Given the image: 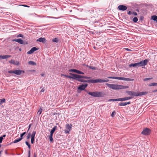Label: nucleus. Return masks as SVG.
<instances>
[{
	"label": "nucleus",
	"instance_id": "4468645a",
	"mask_svg": "<svg viewBox=\"0 0 157 157\" xmlns=\"http://www.w3.org/2000/svg\"><path fill=\"white\" fill-rule=\"evenodd\" d=\"M37 50L38 49L36 48L35 47H33L30 50L27 52V54H31Z\"/></svg>",
	"mask_w": 157,
	"mask_h": 157
},
{
	"label": "nucleus",
	"instance_id": "ea45409f",
	"mask_svg": "<svg viewBox=\"0 0 157 157\" xmlns=\"http://www.w3.org/2000/svg\"><path fill=\"white\" fill-rule=\"evenodd\" d=\"M26 134V132H24L21 134V137L20 138H21L22 139H23L22 137Z\"/></svg>",
	"mask_w": 157,
	"mask_h": 157
},
{
	"label": "nucleus",
	"instance_id": "ddd939ff",
	"mask_svg": "<svg viewBox=\"0 0 157 157\" xmlns=\"http://www.w3.org/2000/svg\"><path fill=\"white\" fill-rule=\"evenodd\" d=\"M95 83H98V82H108L109 81L108 79H95Z\"/></svg>",
	"mask_w": 157,
	"mask_h": 157
},
{
	"label": "nucleus",
	"instance_id": "0e129e2a",
	"mask_svg": "<svg viewBox=\"0 0 157 157\" xmlns=\"http://www.w3.org/2000/svg\"><path fill=\"white\" fill-rule=\"evenodd\" d=\"M59 126L60 127V128L61 129V127L60 126Z\"/></svg>",
	"mask_w": 157,
	"mask_h": 157
},
{
	"label": "nucleus",
	"instance_id": "864d4df0",
	"mask_svg": "<svg viewBox=\"0 0 157 157\" xmlns=\"http://www.w3.org/2000/svg\"><path fill=\"white\" fill-rule=\"evenodd\" d=\"M157 92V89L156 90H154L152 91L153 92Z\"/></svg>",
	"mask_w": 157,
	"mask_h": 157
},
{
	"label": "nucleus",
	"instance_id": "c9c22d12",
	"mask_svg": "<svg viewBox=\"0 0 157 157\" xmlns=\"http://www.w3.org/2000/svg\"><path fill=\"white\" fill-rule=\"evenodd\" d=\"M138 21V18L137 17H134L133 20V21L134 22L136 23Z\"/></svg>",
	"mask_w": 157,
	"mask_h": 157
},
{
	"label": "nucleus",
	"instance_id": "a878e982",
	"mask_svg": "<svg viewBox=\"0 0 157 157\" xmlns=\"http://www.w3.org/2000/svg\"><path fill=\"white\" fill-rule=\"evenodd\" d=\"M28 64L29 65H36V63L33 61H30L28 62Z\"/></svg>",
	"mask_w": 157,
	"mask_h": 157
},
{
	"label": "nucleus",
	"instance_id": "20e7f679",
	"mask_svg": "<svg viewBox=\"0 0 157 157\" xmlns=\"http://www.w3.org/2000/svg\"><path fill=\"white\" fill-rule=\"evenodd\" d=\"M8 72L9 73L15 74L17 75H19L21 74L22 73H25V71L23 70H17L14 71H8Z\"/></svg>",
	"mask_w": 157,
	"mask_h": 157
},
{
	"label": "nucleus",
	"instance_id": "473e14b6",
	"mask_svg": "<svg viewBox=\"0 0 157 157\" xmlns=\"http://www.w3.org/2000/svg\"><path fill=\"white\" fill-rule=\"evenodd\" d=\"M52 136H53V135L50 134V135L49 137L50 141L51 142H52L53 141V139L52 138Z\"/></svg>",
	"mask_w": 157,
	"mask_h": 157
},
{
	"label": "nucleus",
	"instance_id": "09e8293b",
	"mask_svg": "<svg viewBox=\"0 0 157 157\" xmlns=\"http://www.w3.org/2000/svg\"><path fill=\"white\" fill-rule=\"evenodd\" d=\"M23 36V35L22 34H19L17 36V37H22Z\"/></svg>",
	"mask_w": 157,
	"mask_h": 157
},
{
	"label": "nucleus",
	"instance_id": "5fc2aeb1",
	"mask_svg": "<svg viewBox=\"0 0 157 157\" xmlns=\"http://www.w3.org/2000/svg\"><path fill=\"white\" fill-rule=\"evenodd\" d=\"M144 18L143 17V16H141L140 17V20H143V18Z\"/></svg>",
	"mask_w": 157,
	"mask_h": 157
},
{
	"label": "nucleus",
	"instance_id": "9b49d317",
	"mask_svg": "<svg viewBox=\"0 0 157 157\" xmlns=\"http://www.w3.org/2000/svg\"><path fill=\"white\" fill-rule=\"evenodd\" d=\"M88 86L87 84H82L80 85L78 88V89L81 90H83L85 89Z\"/></svg>",
	"mask_w": 157,
	"mask_h": 157
},
{
	"label": "nucleus",
	"instance_id": "f03ea898",
	"mask_svg": "<svg viewBox=\"0 0 157 157\" xmlns=\"http://www.w3.org/2000/svg\"><path fill=\"white\" fill-rule=\"evenodd\" d=\"M105 85L109 88L114 90H118L126 89L128 88V86H123L115 84H110L106 83Z\"/></svg>",
	"mask_w": 157,
	"mask_h": 157
},
{
	"label": "nucleus",
	"instance_id": "a211bd4d",
	"mask_svg": "<svg viewBox=\"0 0 157 157\" xmlns=\"http://www.w3.org/2000/svg\"><path fill=\"white\" fill-rule=\"evenodd\" d=\"M148 93V92L146 91L138 92V96L143 95H145L147 94Z\"/></svg>",
	"mask_w": 157,
	"mask_h": 157
},
{
	"label": "nucleus",
	"instance_id": "5701e85b",
	"mask_svg": "<svg viewBox=\"0 0 157 157\" xmlns=\"http://www.w3.org/2000/svg\"><path fill=\"white\" fill-rule=\"evenodd\" d=\"M151 19H152L154 21L157 22V16L156 15H153L151 16Z\"/></svg>",
	"mask_w": 157,
	"mask_h": 157
},
{
	"label": "nucleus",
	"instance_id": "bf43d9fd",
	"mask_svg": "<svg viewBox=\"0 0 157 157\" xmlns=\"http://www.w3.org/2000/svg\"><path fill=\"white\" fill-rule=\"evenodd\" d=\"M44 90L43 89H42L41 90V92H44Z\"/></svg>",
	"mask_w": 157,
	"mask_h": 157
},
{
	"label": "nucleus",
	"instance_id": "b1692460",
	"mask_svg": "<svg viewBox=\"0 0 157 157\" xmlns=\"http://www.w3.org/2000/svg\"><path fill=\"white\" fill-rule=\"evenodd\" d=\"M123 80L126 81H133L134 79L123 77Z\"/></svg>",
	"mask_w": 157,
	"mask_h": 157
},
{
	"label": "nucleus",
	"instance_id": "f257e3e1",
	"mask_svg": "<svg viewBox=\"0 0 157 157\" xmlns=\"http://www.w3.org/2000/svg\"><path fill=\"white\" fill-rule=\"evenodd\" d=\"M78 76H76L77 78H75V80H77L79 82H88V83H95V79H89V80H84L81 79V78H85V79H88L90 78V77H89L87 76L79 75L77 74Z\"/></svg>",
	"mask_w": 157,
	"mask_h": 157
},
{
	"label": "nucleus",
	"instance_id": "393cba45",
	"mask_svg": "<svg viewBox=\"0 0 157 157\" xmlns=\"http://www.w3.org/2000/svg\"><path fill=\"white\" fill-rule=\"evenodd\" d=\"M129 67H138V64L137 63H131L129 65Z\"/></svg>",
	"mask_w": 157,
	"mask_h": 157
},
{
	"label": "nucleus",
	"instance_id": "f704fd0d",
	"mask_svg": "<svg viewBox=\"0 0 157 157\" xmlns=\"http://www.w3.org/2000/svg\"><path fill=\"white\" fill-rule=\"evenodd\" d=\"M25 143L26 145L28 146V148L30 150L31 148V146L29 143L27 141H26Z\"/></svg>",
	"mask_w": 157,
	"mask_h": 157
},
{
	"label": "nucleus",
	"instance_id": "0eeeda50",
	"mask_svg": "<svg viewBox=\"0 0 157 157\" xmlns=\"http://www.w3.org/2000/svg\"><path fill=\"white\" fill-rule=\"evenodd\" d=\"M151 132V130L148 128H146L141 132V134L145 135H149Z\"/></svg>",
	"mask_w": 157,
	"mask_h": 157
},
{
	"label": "nucleus",
	"instance_id": "3c124183",
	"mask_svg": "<svg viewBox=\"0 0 157 157\" xmlns=\"http://www.w3.org/2000/svg\"><path fill=\"white\" fill-rule=\"evenodd\" d=\"M44 75H45V74H40V75L42 76V77H44Z\"/></svg>",
	"mask_w": 157,
	"mask_h": 157
},
{
	"label": "nucleus",
	"instance_id": "f8f14e48",
	"mask_svg": "<svg viewBox=\"0 0 157 157\" xmlns=\"http://www.w3.org/2000/svg\"><path fill=\"white\" fill-rule=\"evenodd\" d=\"M36 134V131H33L31 134V142L32 144H33L34 143L35 140V136Z\"/></svg>",
	"mask_w": 157,
	"mask_h": 157
},
{
	"label": "nucleus",
	"instance_id": "dca6fc26",
	"mask_svg": "<svg viewBox=\"0 0 157 157\" xmlns=\"http://www.w3.org/2000/svg\"><path fill=\"white\" fill-rule=\"evenodd\" d=\"M9 62L11 64H13L14 65H18L19 64V62L18 61H15L13 59H11L10 61H9Z\"/></svg>",
	"mask_w": 157,
	"mask_h": 157
},
{
	"label": "nucleus",
	"instance_id": "052dcab7",
	"mask_svg": "<svg viewBox=\"0 0 157 157\" xmlns=\"http://www.w3.org/2000/svg\"><path fill=\"white\" fill-rule=\"evenodd\" d=\"M126 49L128 51L129 50V49L128 48H126Z\"/></svg>",
	"mask_w": 157,
	"mask_h": 157
},
{
	"label": "nucleus",
	"instance_id": "2eb2a0df",
	"mask_svg": "<svg viewBox=\"0 0 157 157\" xmlns=\"http://www.w3.org/2000/svg\"><path fill=\"white\" fill-rule=\"evenodd\" d=\"M133 98V97H125L123 98H119V101H124L126 100H127L129 99H130Z\"/></svg>",
	"mask_w": 157,
	"mask_h": 157
},
{
	"label": "nucleus",
	"instance_id": "680f3d73",
	"mask_svg": "<svg viewBox=\"0 0 157 157\" xmlns=\"http://www.w3.org/2000/svg\"><path fill=\"white\" fill-rule=\"evenodd\" d=\"M19 50L20 51H21V48L19 49Z\"/></svg>",
	"mask_w": 157,
	"mask_h": 157
},
{
	"label": "nucleus",
	"instance_id": "bb28decb",
	"mask_svg": "<svg viewBox=\"0 0 157 157\" xmlns=\"http://www.w3.org/2000/svg\"><path fill=\"white\" fill-rule=\"evenodd\" d=\"M78 70L75 69H71L69 70V72H74L77 73Z\"/></svg>",
	"mask_w": 157,
	"mask_h": 157
},
{
	"label": "nucleus",
	"instance_id": "49530a36",
	"mask_svg": "<svg viewBox=\"0 0 157 157\" xmlns=\"http://www.w3.org/2000/svg\"><path fill=\"white\" fill-rule=\"evenodd\" d=\"M113 78L116 79V77H110L108 78Z\"/></svg>",
	"mask_w": 157,
	"mask_h": 157
},
{
	"label": "nucleus",
	"instance_id": "de8ad7c7",
	"mask_svg": "<svg viewBox=\"0 0 157 157\" xmlns=\"http://www.w3.org/2000/svg\"><path fill=\"white\" fill-rule=\"evenodd\" d=\"M132 12H131V11H129L128 12L127 14L128 15H130L131 14H132Z\"/></svg>",
	"mask_w": 157,
	"mask_h": 157
},
{
	"label": "nucleus",
	"instance_id": "4d7b16f0",
	"mask_svg": "<svg viewBox=\"0 0 157 157\" xmlns=\"http://www.w3.org/2000/svg\"><path fill=\"white\" fill-rule=\"evenodd\" d=\"M6 135H3V136H2V138H3V137H6Z\"/></svg>",
	"mask_w": 157,
	"mask_h": 157
},
{
	"label": "nucleus",
	"instance_id": "603ef678",
	"mask_svg": "<svg viewBox=\"0 0 157 157\" xmlns=\"http://www.w3.org/2000/svg\"><path fill=\"white\" fill-rule=\"evenodd\" d=\"M30 150L29 151V156H28V157H30Z\"/></svg>",
	"mask_w": 157,
	"mask_h": 157
},
{
	"label": "nucleus",
	"instance_id": "6e6552de",
	"mask_svg": "<svg viewBox=\"0 0 157 157\" xmlns=\"http://www.w3.org/2000/svg\"><path fill=\"white\" fill-rule=\"evenodd\" d=\"M148 62L147 59H145L144 60L141 61L139 63H138V67L143 66L146 65Z\"/></svg>",
	"mask_w": 157,
	"mask_h": 157
},
{
	"label": "nucleus",
	"instance_id": "58836bf2",
	"mask_svg": "<svg viewBox=\"0 0 157 157\" xmlns=\"http://www.w3.org/2000/svg\"><path fill=\"white\" fill-rule=\"evenodd\" d=\"M31 135L30 133H29L27 135L26 137L27 139H29L30 138V136H31Z\"/></svg>",
	"mask_w": 157,
	"mask_h": 157
},
{
	"label": "nucleus",
	"instance_id": "39448f33",
	"mask_svg": "<svg viewBox=\"0 0 157 157\" xmlns=\"http://www.w3.org/2000/svg\"><path fill=\"white\" fill-rule=\"evenodd\" d=\"M72 125L67 124L65 125V129L64 130V132L66 134L69 133L71 128Z\"/></svg>",
	"mask_w": 157,
	"mask_h": 157
},
{
	"label": "nucleus",
	"instance_id": "9d476101",
	"mask_svg": "<svg viewBox=\"0 0 157 157\" xmlns=\"http://www.w3.org/2000/svg\"><path fill=\"white\" fill-rule=\"evenodd\" d=\"M126 93L128 94L129 95L134 96H138V92H136L134 91H126Z\"/></svg>",
	"mask_w": 157,
	"mask_h": 157
},
{
	"label": "nucleus",
	"instance_id": "13d9d810",
	"mask_svg": "<svg viewBox=\"0 0 157 157\" xmlns=\"http://www.w3.org/2000/svg\"><path fill=\"white\" fill-rule=\"evenodd\" d=\"M34 157H37L36 154H34Z\"/></svg>",
	"mask_w": 157,
	"mask_h": 157
},
{
	"label": "nucleus",
	"instance_id": "8fccbe9b",
	"mask_svg": "<svg viewBox=\"0 0 157 157\" xmlns=\"http://www.w3.org/2000/svg\"><path fill=\"white\" fill-rule=\"evenodd\" d=\"M31 124H30L29 125V128H28V129L27 131V132L29 131V129H30V128L31 126Z\"/></svg>",
	"mask_w": 157,
	"mask_h": 157
},
{
	"label": "nucleus",
	"instance_id": "79ce46f5",
	"mask_svg": "<svg viewBox=\"0 0 157 157\" xmlns=\"http://www.w3.org/2000/svg\"><path fill=\"white\" fill-rule=\"evenodd\" d=\"M152 78H144V81H147V80H150V79H151Z\"/></svg>",
	"mask_w": 157,
	"mask_h": 157
},
{
	"label": "nucleus",
	"instance_id": "412c9836",
	"mask_svg": "<svg viewBox=\"0 0 157 157\" xmlns=\"http://www.w3.org/2000/svg\"><path fill=\"white\" fill-rule=\"evenodd\" d=\"M36 41L42 42L44 43L45 41V39L44 38H40L37 40Z\"/></svg>",
	"mask_w": 157,
	"mask_h": 157
},
{
	"label": "nucleus",
	"instance_id": "f3484780",
	"mask_svg": "<svg viewBox=\"0 0 157 157\" xmlns=\"http://www.w3.org/2000/svg\"><path fill=\"white\" fill-rule=\"evenodd\" d=\"M13 41L17 42L21 44H24V41L21 39H14Z\"/></svg>",
	"mask_w": 157,
	"mask_h": 157
},
{
	"label": "nucleus",
	"instance_id": "e2e57ef3",
	"mask_svg": "<svg viewBox=\"0 0 157 157\" xmlns=\"http://www.w3.org/2000/svg\"><path fill=\"white\" fill-rule=\"evenodd\" d=\"M56 124V125H59V123H57Z\"/></svg>",
	"mask_w": 157,
	"mask_h": 157
},
{
	"label": "nucleus",
	"instance_id": "6ab92c4d",
	"mask_svg": "<svg viewBox=\"0 0 157 157\" xmlns=\"http://www.w3.org/2000/svg\"><path fill=\"white\" fill-rule=\"evenodd\" d=\"M0 59H7L11 57V56L10 55H0Z\"/></svg>",
	"mask_w": 157,
	"mask_h": 157
},
{
	"label": "nucleus",
	"instance_id": "423d86ee",
	"mask_svg": "<svg viewBox=\"0 0 157 157\" xmlns=\"http://www.w3.org/2000/svg\"><path fill=\"white\" fill-rule=\"evenodd\" d=\"M69 74L71 76L63 74H61V75L64 76L65 77H67L69 78H72L73 79H75V78H77V77L76 76H78L77 75V74H75L72 73H70Z\"/></svg>",
	"mask_w": 157,
	"mask_h": 157
},
{
	"label": "nucleus",
	"instance_id": "c85d7f7f",
	"mask_svg": "<svg viewBox=\"0 0 157 157\" xmlns=\"http://www.w3.org/2000/svg\"><path fill=\"white\" fill-rule=\"evenodd\" d=\"M119 101V98H117L115 99H109L108 100L109 101Z\"/></svg>",
	"mask_w": 157,
	"mask_h": 157
},
{
	"label": "nucleus",
	"instance_id": "e433bc0d",
	"mask_svg": "<svg viewBox=\"0 0 157 157\" xmlns=\"http://www.w3.org/2000/svg\"><path fill=\"white\" fill-rule=\"evenodd\" d=\"M87 67L92 70H94L96 69V67H94L88 66V65H87Z\"/></svg>",
	"mask_w": 157,
	"mask_h": 157
},
{
	"label": "nucleus",
	"instance_id": "c03bdc74",
	"mask_svg": "<svg viewBox=\"0 0 157 157\" xmlns=\"http://www.w3.org/2000/svg\"><path fill=\"white\" fill-rule=\"evenodd\" d=\"M132 14H133L134 16H136L137 15V14L136 12H132Z\"/></svg>",
	"mask_w": 157,
	"mask_h": 157
},
{
	"label": "nucleus",
	"instance_id": "69168bd1",
	"mask_svg": "<svg viewBox=\"0 0 157 157\" xmlns=\"http://www.w3.org/2000/svg\"><path fill=\"white\" fill-rule=\"evenodd\" d=\"M1 105V104L0 103V105Z\"/></svg>",
	"mask_w": 157,
	"mask_h": 157
},
{
	"label": "nucleus",
	"instance_id": "c756f323",
	"mask_svg": "<svg viewBox=\"0 0 157 157\" xmlns=\"http://www.w3.org/2000/svg\"><path fill=\"white\" fill-rule=\"evenodd\" d=\"M149 86H157V83L154 82L151 83L149 85Z\"/></svg>",
	"mask_w": 157,
	"mask_h": 157
},
{
	"label": "nucleus",
	"instance_id": "7c9ffc66",
	"mask_svg": "<svg viewBox=\"0 0 157 157\" xmlns=\"http://www.w3.org/2000/svg\"><path fill=\"white\" fill-rule=\"evenodd\" d=\"M6 99L5 98H2L0 99V103L2 104L3 103L5 102Z\"/></svg>",
	"mask_w": 157,
	"mask_h": 157
},
{
	"label": "nucleus",
	"instance_id": "7ed1b4c3",
	"mask_svg": "<svg viewBox=\"0 0 157 157\" xmlns=\"http://www.w3.org/2000/svg\"><path fill=\"white\" fill-rule=\"evenodd\" d=\"M88 94L91 96L95 97H103L105 94L103 92L99 91H94L93 92H89Z\"/></svg>",
	"mask_w": 157,
	"mask_h": 157
},
{
	"label": "nucleus",
	"instance_id": "aec40b11",
	"mask_svg": "<svg viewBox=\"0 0 157 157\" xmlns=\"http://www.w3.org/2000/svg\"><path fill=\"white\" fill-rule=\"evenodd\" d=\"M130 102H122L118 104L119 105V106H125L127 105H128L130 104Z\"/></svg>",
	"mask_w": 157,
	"mask_h": 157
},
{
	"label": "nucleus",
	"instance_id": "4be33fe9",
	"mask_svg": "<svg viewBox=\"0 0 157 157\" xmlns=\"http://www.w3.org/2000/svg\"><path fill=\"white\" fill-rule=\"evenodd\" d=\"M57 129V127L56 126H55L51 130L50 132V135H53V133L55 132V131Z\"/></svg>",
	"mask_w": 157,
	"mask_h": 157
},
{
	"label": "nucleus",
	"instance_id": "6e6d98bb",
	"mask_svg": "<svg viewBox=\"0 0 157 157\" xmlns=\"http://www.w3.org/2000/svg\"><path fill=\"white\" fill-rule=\"evenodd\" d=\"M23 6H25V7H29V6L26 5H22Z\"/></svg>",
	"mask_w": 157,
	"mask_h": 157
},
{
	"label": "nucleus",
	"instance_id": "a19ab883",
	"mask_svg": "<svg viewBox=\"0 0 157 157\" xmlns=\"http://www.w3.org/2000/svg\"><path fill=\"white\" fill-rule=\"evenodd\" d=\"M77 74H82V75L84 74V73L83 72L80 71L79 70H78Z\"/></svg>",
	"mask_w": 157,
	"mask_h": 157
},
{
	"label": "nucleus",
	"instance_id": "37998d69",
	"mask_svg": "<svg viewBox=\"0 0 157 157\" xmlns=\"http://www.w3.org/2000/svg\"><path fill=\"white\" fill-rule=\"evenodd\" d=\"M115 113H116V112L115 111H113V112L111 114V116L112 117H113L114 116V115H115Z\"/></svg>",
	"mask_w": 157,
	"mask_h": 157
},
{
	"label": "nucleus",
	"instance_id": "2f4dec72",
	"mask_svg": "<svg viewBox=\"0 0 157 157\" xmlns=\"http://www.w3.org/2000/svg\"><path fill=\"white\" fill-rule=\"evenodd\" d=\"M42 111V108H40L39 110L37 112V114H39V115H40L41 114Z\"/></svg>",
	"mask_w": 157,
	"mask_h": 157
},
{
	"label": "nucleus",
	"instance_id": "72a5a7b5",
	"mask_svg": "<svg viewBox=\"0 0 157 157\" xmlns=\"http://www.w3.org/2000/svg\"><path fill=\"white\" fill-rule=\"evenodd\" d=\"M52 41L53 42L57 43L58 42V39L57 38H56L53 39Z\"/></svg>",
	"mask_w": 157,
	"mask_h": 157
},
{
	"label": "nucleus",
	"instance_id": "1a4fd4ad",
	"mask_svg": "<svg viewBox=\"0 0 157 157\" xmlns=\"http://www.w3.org/2000/svg\"><path fill=\"white\" fill-rule=\"evenodd\" d=\"M117 9L120 10L124 11L127 9V7L124 5H121L118 6Z\"/></svg>",
	"mask_w": 157,
	"mask_h": 157
},
{
	"label": "nucleus",
	"instance_id": "4c0bfd02",
	"mask_svg": "<svg viewBox=\"0 0 157 157\" xmlns=\"http://www.w3.org/2000/svg\"><path fill=\"white\" fill-rule=\"evenodd\" d=\"M123 77H116V79L123 80Z\"/></svg>",
	"mask_w": 157,
	"mask_h": 157
},
{
	"label": "nucleus",
	"instance_id": "a18cd8bd",
	"mask_svg": "<svg viewBox=\"0 0 157 157\" xmlns=\"http://www.w3.org/2000/svg\"><path fill=\"white\" fill-rule=\"evenodd\" d=\"M3 139V138H2V136H1L0 137V143H1L2 142Z\"/></svg>",
	"mask_w": 157,
	"mask_h": 157
},
{
	"label": "nucleus",
	"instance_id": "cd10ccee",
	"mask_svg": "<svg viewBox=\"0 0 157 157\" xmlns=\"http://www.w3.org/2000/svg\"><path fill=\"white\" fill-rule=\"evenodd\" d=\"M22 140L21 138H19L18 139L15 140L13 142L14 143H16Z\"/></svg>",
	"mask_w": 157,
	"mask_h": 157
}]
</instances>
